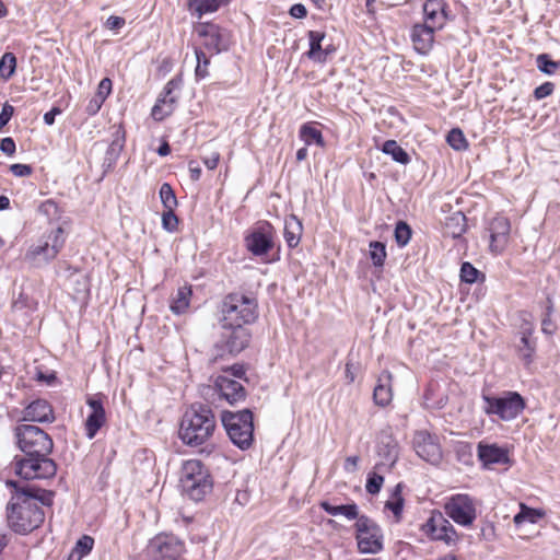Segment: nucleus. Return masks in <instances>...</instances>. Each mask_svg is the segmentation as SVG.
I'll return each instance as SVG.
<instances>
[{
	"instance_id": "nucleus-1",
	"label": "nucleus",
	"mask_w": 560,
	"mask_h": 560,
	"mask_svg": "<svg viewBox=\"0 0 560 560\" xmlns=\"http://www.w3.org/2000/svg\"><path fill=\"white\" fill-rule=\"evenodd\" d=\"M14 436L23 457H14V470L24 480L50 479L57 472V464L49 457L54 448L52 439L43 429L33 424H19Z\"/></svg>"
},
{
	"instance_id": "nucleus-2",
	"label": "nucleus",
	"mask_w": 560,
	"mask_h": 560,
	"mask_svg": "<svg viewBox=\"0 0 560 560\" xmlns=\"http://www.w3.org/2000/svg\"><path fill=\"white\" fill-rule=\"evenodd\" d=\"M12 495L7 504L8 526L16 534L26 535L38 528L45 521L42 505L51 506L55 492L38 488L25 481L8 480Z\"/></svg>"
},
{
	"instance_id": "nucleus-3",
	"label": "nucleus",
	"mask_w": 560,
	"mask_h": 560,
	"mask_svg": "<svg viewBox=\"0 0 560 560\" xmlns=\"http://www.w3.org/2000/svg\"><path fill=\"white\" fill-rule=\"evenodd\" d=\"M217 418L208 404H191L184 412L178 436L188 446L205 444L213 435Z\"/></svg>"
},
{
	"instance_id": "nucleus-4",
	"label": "nucleus",
	"mask_w": 560,
	"mask_h": 560,
	"mask_svg": "<svg viewBox=\"0 0 560 560\" xmlns=\"http://www.w3.org/2000/svg\"><path fill=\"white\" fill-rule=\"evenodd\" d=\"M179 481L182 491L196 502L201 501L213 487L209 469L199 459L184 462Z\"/></svg>"
},
{
	"instance_id": "nucleus-5",
	"label": "nucleus",
	"mask_w": 560,
	"mask_h": 560,
	"mask_svg": "<svg viewBox=\"0 0 560 560\" xmlns=\"http://www.w3.org/2000/svg\"><path fill=\"white\" fill-rule=\"evenodd\" d=\"M222 325H248L258 317L256 299L233 292L224 296L221 305Z\"/></svg>"
},
{
	"instance_id": "nucleus-6",
	"label": "nucleus",
	"mask_w": 560,
	"mask_h": 560,
	"mask_svg": "<svg viewBox=\"0 0 560 560\" xmlns=\"http://www.w3.org/2000/svg\"><path fill=\"white\" fill-rule=\"evenodd\" d=\"M221 422L231 442L241 450H248L254 442V417L249 409L241 411L224 410Z\"/></svg>"
},
{
	"instance_id": "nucleus-7",
	"label": "nucleus",
	"mask_w": 560,
	"mask_h": 560,
	"mask_svg": "<svg viewBox=\"0 0 560 560\" xmlns=\"http://www.w3.org/2000/svg\"><path fill=\"white\" fill-rule=\"evenodd\" d=\"M65 243V231L58 226L40 238L37 244H32L24 255V260L34 268L45 267L58 256Z\"/></svg>"
},
{
	"instance_id": "nucleus-8",
	"label": "nucleus",
	"mask_w": 560,
	"mask_h": 560,
	"mask_svg": "<svg viewBox=\"0 0 560 560\" xmlns=\"http://www.w3.org/2000/svg\"><path fill=\"white\" fill-rule=\"evenodd\" d=\"M483 412L502 421H512L526 408V401L517 392H503L501 396L482 395Z\"/></svg>"
},
{
	"instance_id": "nucleus-9",
	"label": "nucleus",
	"mask_w": 560,
	"mask_h": 560,
	"mask_svg": "<svg viewBox=\"0 0 560 560\" xmlns=\"http://www.w3.org/2000/svg\"><path fill=\"white\" fill-rule=\"evenodd\" d=\"M220 339L214 345L215 359L225 355H236L248 347L250 331L244 325H222Z\"/></svg>"
},
{
	"instance_id": "nucleus-10",
	"label": "nucleus",
	"mask_w": 560,
	"mask_h": 560,
	"mask_svg": "<svg viewBox=\"0 0 560 560\" xmlns=\"http://www.w3.org/2000/svg\"><path fill=\"white\" fill-rule=\"evenodd\" d=\"M358 550L375 555L383 550V532L380 525L366 515H361L354 524Z\"/></svg>"
},
{
	"instance_id": "nucleus-11",
	"label": "nucleus",
	"mask_w": 560,
	"mask_h": 560,
	"mask_svg": "<svg viewBox=\"0 0 560 560\" xmlns=\"http://www.w3.org/2000/svg\"><path fill=\"white\" fill-rule=\"evenodd\" d=\"M245 246L256 257L267 255L275 246V229L264 221L245 236Z\"/></svg>"
},
{
	"instance_id": "nucleus-12",
	"label": "nucleus",
	"mask_w": 560,
	"mask_h": 560,
	"mask_svg": "<svg viewBox=\"0 0 560 560\" xmlns=\"http://www.w3.org/2000/svg\"><path fill=\"white\" fill-rule=\"evenodd\" d=\"M412 446L420 458L432 465H439L443 458L439 436L427 430H419L415 432Z\"/></svg>"
},
{
	"instance_id": "nucleus-13",
	"label": "nucleus",
	"mask_w": 560,
	"mask_h": 560,
	"mask_svg": "<svg viewBox=\"0 0 560 560\" xmlns=\"http://www.w3.org/2000/svg\"><path fill=\"white\" fill-rule=\"evenodd\" d=\"M184 542L173 535H158L150 540L148 553L152 560H178Z\"/></svg>"
},
{
	"instance_id": "nucleus-14",
	"label": "nucleus",
	"mask_w": 560,
	"mask_h": 560,
	"mask_svg": "<svg viewBox=\"0 0 560 560\" xmlns=\"http://www.w3.org/2000/svg\"><path fill=\"white\" fill-rule=\"evenodd\" d=\"M444 509L445 513L462 526H470L477 516L474 500L468 494L453 495Z\"/></svg>"
},
{
	"instance_id": "nucleus-15",
	"label": "nucleus",
	"mask_w": 560,
	"mask_h": 560,
	"mask_svg": "<svg viewBox=\"0 0 560 560\" xmlns=\"http://www.w3.org/2000/svg\"><path fill=\"white\" fill-rule=\"evenodd\" d=\"M490 250L494 254L502 253L510 238L511 223L508 218L498 215L489 224Z\"/></svg>"
},
{
	"instance_id": "nucleus-16",
	"label": "nucleus",
	"mask_w": 560,
	"mask_h": 560,
	"mask_svg": "<svg viewBox=\"0 0 560 560\" xmlns=\"http://www.w3.org/2000/svg\"><path fill=\"white\" fill-rule=\"evenodd\" d=\"M214 388L230 405L242 401L246 397L244 386L240 382L225 375H219L215 378Z\"/></svg>"
},
{
	"instance_id": "nucleus-17",
	"label": "nucleus",
	"mask_w": 560,
	"mask_h": 560,
	"mask_svg": "<svg viewBox=\"0 0 560 560\" xmlns=\"http://www.w3.org/2000/svg\"><path fill=\"white\" fill-rule=\"evenodd\" d=\"M86 404L90 407L91 412L85 420V434L89 439H93L98 430L104 425L106 415L103 401L100 397H89Z\"/></svg>"
},
{
	"instance_id": "nucleus-18",
	"label": "nucleus",
	"mask_w": 560,
	"mask_h": 560,
	"mask_svg": "<svg viewBox=\"0 0 560 560\" xmlns=\"http://www.w3.org/2000/svg\"><path fill=\"white\" fill-rule=\"evenodd\" d=\"M197 33L202 37L203 46L212 54H219L226 49L221 30L218 25L212 23H202L197 27Z\"/></svg>"
},
{
	"instance_id": "nucleus-19",
	"label": "nucleus",
	"mask_w": 560,
	"mask_h": 560,
	"mask_svg": "<svg viewBox=\"0 0 560 560\" xmlns=\"http://www.w3.org/2000/svg\"><path fill=\"white\" fill-rule=\"evenodd\" d=\"M23 419L33 422L52 423L56 417L54 408L47 400L36 399L25 407Z\"/></svg>"
},
{
	"instance_id": "nucleus-20",
	"label": "nucleus",
	"mask_w": 560,
	"mask_h": 560,
	"mask_svg": "<svg viewBox=\"0 0 560 560\" xmlns=\"http://www.w3.org/2000/svg\"><path fill=\"white\" fill-rule=\"evenodd\" d=\"M445 7L443 0H425L423 4L424 24L441 30L447 20Z\"/></svg>"
},
{
	"instance_id": "nucleus-21",
	"label": "nucleus",
	"mask_w": 560,
	"mask_h": 560,
	"mask_svg": "<svg viewBox=\"0 0 560 560\" xmlns=\"http://www.w3.org/2000/svg\"><path fill=\"white\" fill-rule=\"evenodd\" d=\"M478 458L485 467L510 462L509 453L504 447L497 444H485L483 442L478 444Z\"/></svg>"
},
{
	"instance_id": "nucleus-22",
	"label": "nucleus",
	"mask_w": 560,
	"mask_h": 560,
	"mask_svg": "<svg viewBox=\"0 0 560 560\" xmlns=\"http://www.w3.org/2000/svg\"><path fill=\"white\" fill-rule=\"evenodd\" d=\"M377 454L385 463L393 466L398 458V443L389 430L380 433L376 445Z\"/></svg>"
},
{
	"instance_id": "nucleus-23",
	"label": "nucleus",
	"mask_w": 560,
	"mask_h": 560,
	"mask_svg": "<svg viewBox=\"0 0 560 560\" xmlns=\"http://www.w3.org/2000/svg\"><path fill=\"white\" fill-rule=\"evenodd\" d=\"M436 28H433L424 23L416 24L411 31V39L415 46V49L420 54H427L433 46L434 43V32Z\"/></svg>"
},
{
	"instance_id": "nucleus-24",
	"label": "nucleus",
	"mask_w": 560,
	"mask_h": 560,
	"mask_svg": "<svg viewBox=\"0 0 560 560\" xmlns=\"http://www.w3.org/2000/svg\"><path fill=\"white\" fill-rule=\"evenodd\" d=\"M392 374L388 371H384L377 381V385L373 392L374 402L378 406H387L393 398L392 394Z\"/></svg>"
},
{
	"instance_id": "nucleus-25",
	"label": "nucleus",
	"mask_w": 560,
	"mask_h": 560,
	"mask_svg": "<svg viewBox=\"0 0 560 560\" xmlns=\"http://www.w3.org/2000/svg\"><path fill=\"white\" fill-rule=\"evenodd\" d=\"M303 226L302 222L294 215H289L284 221V238L290 248L299 245Z\"/></svg>"
},
{
	"instance_id": "nucleus-26",
	"label": "nucleus",
	"mask_w": 560,
	"mask_h": 560,
	"mask_svg": "<svg viewBox=\"0 0 560 560\" xmlns=\"http://www.w3.org/2000/svg\"><path fill=\"white\" fill-rule=\"evenodd\" d=\"M320 508L329 515L337 516L343 515L347 520H357L361 515H359V508L355 503L351 504H342V505H332L327 501L320 503Z\"/></svg>"
},
{
	"instance_id": "nucleus-27",
	"label": "nucleus",
	"mask_w": 560,
	"mask_h": 560,
	"mask_svg": "<svg viewBox=\"0 0 560 560\" xmlns=\"http://www.w3.org/2000/svg\"><path fill=\"white\" fill-rule=\"evenodd\" d=\"M466 232V217L463 212L457 211L451 214L445 220V233L457 238Z\"/></svg>"
},
{
	"instance_id": "nucleus-28",
	"label": "nucleus",
	"mask_w": 560,
	"mask_h": 560,
	"mask_svg": "<svg viewBox=\"0 0 560 560\" xmlns=\"http://www.w3.org/2000/svg\"><path fill=\"white\" fill-rule=\"evenodd\" d=\"M307 35L310 39V50L306 54L307 57L317 62H325V54L322 51V43L326 38L325 33L318 31H310Z\"/></svg>"
},
{
	"instance_id": "nucleus-29",
	"label": "nucleus",
	"mask_w": 560,
	"mask_h": 560,
	"mask_svg": "<svg viewBox=\"0 0 560 560\" xmlns=\"http://www.w3.org/2000/svg\"><path fill=\"white\" fill-rule=\"evenodd\" d=\"M545 515L546 513L544 510L533 509L524 503H521L520 512L514 516L513 522L516 526H520L526 522L536 524L539 520L544 518Z\"/></svg>"
},
{
	"instance_id": "nucleus-30",
	"label": "nucleus",
	"mask_w": 560,
	"mask_h": 560,
	"mask_svg": "<svg viewBox=\"0 0 560 560\" xmlns=\"http://www.w3.org/2000/svg\"><path fill=\"white\" fill-rule=\"evenodd\" d=\"M300 138L306 145L316 144L320 148L325 147V140L319 129L314 127L311 122L301 126Z\"/></svg>"
},
{
	"instance_id": "nucleus-31",
	"label": "nucleus",
	"mask_w": 560,
	"mask_h": 560,
	"mask_svg": "<svg viewBox=\"0 0 560 560\" xmlns=\"http://www.w3.org/2000/svg\"><path fill=\"white\" fill-rule=\"evenodd\" d=\"M190 295V287L178 288L176 295L173 298V301L170 305L171 311L177 315L185 313L189 306Z\"/></svg>"
},
{
	"instance_id": "nucleus-32",
	"label": "nucleus",
	"mask_w": 560,
	"mask_h": 560,
	"mask_svg": "<svg viewBox=\"0 0 560 560\" xmlns=\"http://www.w3.org/2000/svg\"><path fill=\"white\" fill-rule=\"evenodd\" d=\"M532 331H524L521 337V342L517 347L520 358L525 362V364H530L533 361V355L536 350V342L530 338Z\"/></svg>"
},
{
	"instance_id": "nucleus-33",
	"label": "nucleus",
	"mask_w": 560,
	"mask_h": 560,
	"mask_svg": "<svg viewBox=\"0 0 560 560\" xmlns=\"http://www.w3.org/2000/svg\"><path fill=\"white\" fill-rule=\"evenodd\" d=\"M382 152L390 155L395 162L402 165H406L410 162L409 154L395 140L385 141L382 147Z\"/></svg>"
},
{
	"instance_id": "nucleus-34",
	"label": "nucleus",
	"mask_w": 560,
	"mask_h": 560,
	"mask_svg": "<svg viewBox=\"0 0 560 560\" xmlns=\"http://www.w3.org/2000/svg\"><path fill=\"white\" fill-rule=\"evenodd\" d=\"M16 57L12 52H5L0 59V77L9 80L15 72Z\"/></svg>"
},
{
	"instance_id": "nucleus-35",
	"label": "nucleus",
	"mask_w": 560,
	"mask_h": 560,
	"mask_svg": "<svg viewBox=\"0 0 560 560\" xmlns=\"http://www.w3.org/2000/svg\"><path fill=\"white\" fill-rule=\"evenodd\" d=\"M94 545V539L91 536H82L75 544L72 553L68 560H72L73 556H77V560H81L82 557L91 552Z\"/></svg>"
},
{
	"instance_id": "nucleus-36",
	"label": "nucleus",
	"mask_w": 560,
	"mask_h": 560,
	"mask_svg": "<svg viewBox=\"0 0 560 560\" xmlns=\"http://www.w3.org/2000/svg\"><path fill=\"white\" fill-rule=\"evenodd\" d=\"M385 244L378 241L370 243V258L375 267H382L386 259Z\"/></svg>"
},
{
	"instance_id": "nucleus-37",
	"label": "nucleus",
	"mask_w": 560,
	"mask_h": 560,
	"mask_svg": "<svg viewBox=\"0 0 560 560\" xmlns=\"http://www.w3.org/2000/svg\"><path fill=\"white\" fill-rule=\"evenodd\" d=\"M37 302L24 293H20L19 296L12 302V312L18 313L22 311L34 312L36 310Z\"/></svg>"
},
{
	"instance_id": "nucleus-38",
	"label": "nucleus",
	"mask_w": 560,
	"mask_h": 560,
	"mask_svg": "<svg viewBox=\"0 0 560 560\" xmlns=\"http://www.w3.org/2000/svg\"><path fill=\"white\" fill-rule=\"evenodd\" d=\"M411 228L405 221H398L395 226V241L399 247L406 246L411 238Z\"/></svg>"
},
{
	"instance_id": "nucleus-39",
	"label": "nucleus",
	"mask_w": 560,
	"mask_h": 560,
	"mask_svg": "<svg viewBox=\"0 0 560 560\" xmlns=\"http://www.w3.org/2000/svg\"><path fill=\"white\" fill-rule=\"evenodd\" d=\"M536 65L539 71L545 74H553L559 68L560 63L553 61L548 54H540L536 58Z\"/></svg>"
},
{
	"instance_id": "nucleus-40",
	"label": "nucleus",
	"mask_w": 560,
	"mask_h": 560,
	"mask_svg": "<svg viewBox=\"0 0 560 560\" xmlns=\"http://www.w3.org/2000/svg\"><path fill=\"white\" fill-rule=\"evenodd\" d=\"M160 198L165 209H175L177 207V198L174 189L168 183L162 184L160 188Z\"/></svg>"
},
{
	"instance_id": "nucleus-41",
	"label": "nucleus",
	"mask_w": 560,
	"mask_h": 560,
	"mask_svg": "<svg viewBox=\"0 0 560 560\" xmlns=\"http://www.w3.org/2000/svg\"><path fill=\"white\" fill-rule=\"evenodd\" d=\"M400 492H401V485L398 483L395 487V490H394V493H393L395 500L394 501H387L386 504H385V508L393 512V514L395 515L397 521L400 520L402 508H404V498L401 497Z\"/></svg>"
},
{
	"instance_id": "nucleus-42",
	"label": "nucleus",
	"mask_w": 560,
	"mask_h": 560,
	"mask_svg": "<svg viewBox=\"0 0 560 560\" xmlns=\"http://www.w3.org/2000/svg\"><path fill=\"white\" fill-rule=\"evenodd\" d=\"M177 97H171L168 108L156 102L152 108L151 116L154 120L162 121L174 112Z\"/></svg>"
},
{
	"instance_id": "nucleus-43",
	"label": "nucleus",
	"mask_w": 560,
	"mask_h": 560,
	"mask_svg": "<svg viewBox=\"0 0 560 560\" xmlns=\"http://www.w3.org/2000/svg\"><path fill=\"white\" fill-rule=\"evenodd\" d=\"M195 55L197 58V66L195 69V74L197 79H205L209 72H208V66L210 63L209 58L206 56L205 51H202L199 48L195 49Z\"/></svg>"
},
{
	"instance_id": "nucleus-44",
	"label": "nucleus",
	"mask_w": 560,
	"mask_h": 560,
	"mask_svg": "<svg viewBox=\"0 0 560 560\" xmlns=\"http://www.w3.org/2000/svg\"><path fill=\"white\" fill-rule=\"evenodd\" d=\"M230 0H201L196 7L198 18L206 13L215 12L221 5L228 4Z\"/></svg>"
},
{
	"instance_id": "nucleus-45",
	"label": "nucleus",
	"mask_w": 560,
	"mask_h": 560,
	"mask_svg": "<svg viewBox=\"0 0 560 560\" xmlns=\"http://www.w3.org/2000/svg\"><path fill=\"white\" fill-rule=\"evenodd\" d=\"M447 143L455 150L459 151L467 147L466 138L458 128L452 129L447 135Z\"/></svg>"
},
{
	"instance_id": "nucleus-46",
	"label": "nucleus",
	"mask_w": 560,
	"mask_h": 560,
	"mask_svg": "<svg viewBox=\"0 0 560 560\" xmlns=\"http://www.w3.org/2000/svg\"><path fill=\"white\" fill-rule=\"evenodd\" d=\"M480 271L475 268L470 262L465 261L460 267V279L466 283H474L477 281Z\"/></svg>"
},
{
	"instance_id": "nucleus-47",
	"label": "nucleus",
	"mask_w": 560,
	"mask_h": 560,
	"mask_svg": "<svg viewBox=\"0 0 560 560\" xmlns=\"http://www.w3.org/2000/svg\"><path fill=\"white\" fill-rule=\"evenodd\" d=\"M384 482V477L381 475H377L375 472L370 474L366 481V491L370 494H377L381 491V488Z\"/></svg>"
},
{
	"instance_id": "nucleus-48",
	"label": "nucleus",
	"mask_w": 560,
	"mask_h": 560,
	"mask_svg": "<svg viewBox=\"0 0 560 560\" xmlns=\"http://www.w3.org/2000/svg\"><path fill=\"white\" fill-rule=\"evenodd\" d=\"M162 225L168 232H174L178 225V218L176 217L174 209H166L162 214Z\"/></svg>"
},
{
	"instance_id": "nucleus-49",
	"label": "nucleus",
	"mask_w": 560,
	"mask_h": 560,
	"mask_svg": "<svg viewBox=\"0 0 560 560\" xmlns=\"http://www.w3.org/2000/svg\"><path fill=\"white\" fill-rule=\"evenodd\" d=\"M553 311L552 302L548 299V306L546 308V315L541 320V329L545 334L551 335L555 331V325L550 319V315Z\"/></svg>"
},
{
	"instance_id": "nucleus-50",
	"label": "nucleus",
	"mask_w": 560,
	"mask_h": 560,
	"mask_svg": "<svg viewBox=\"0 0 560 560\" xmlns=\"http://www.w3.org/2000/svg\"><path fill=\"white\" fill-rule=\"evenodd\" d=\"M440 530H441V533L436 534L435 538L443 539L446 542L454 540V536L456 535V532H455L453 525L448 521L443 520V525Z\"/></svg>"
},
{
	"instance_id": "nucleus-51",
	"label": "nucleus",
	"mask_w": 560,
	"mask_h": 560,
	"mask_svg": "<svg viewBox=\"0 0 560 560\" xmlns=\"http://www.w3.org/2000/svg\"><path fill=\"white\" fill-rule=\"evenodd\" d=\"M555 84L552 82H545L534 90V96L536 100H542L552 94Z\"/></svg>"
},
{
	"instance_id": "nucleus-52",
	"label": "nucleus",
	"mask_w": 560,
	"mask_h": 560,
	"mask_svg": "<svg viewBox=\"0 0 560 560\" xmlns=\"http://www.w3.org/2000/svg\"><path fill=\"white\" fill-rule=\"evenodd\" d=\"M458 459L468 464L471 459V445L469 443H459L456 448Z\"/></svg>"
},
{
	"instance_id": "nucleus-53",
	"label": "nucleus",
	"mask_w": 560,
	"mask_h": 560,
	"mask_svg": "<svg viewBox=\"0 0 560 560\" xmlns=\"http://www.w3.org/2000/svg\"><path fill=\"white\" fill-rule=\"evenodd\" d=\"M110 92H112L110 79H108V78L102 79L101 82L98 83L97 92L95 95L97 97H101V100H103L105 102L106 97L110 94Z\"/></svg>"
},
{
	"instance_id": "nucleus-54",
	"label": "nucleus",
	"mask_w": 560,
	"mask_h": 560,
	"mask_svg": "<svg viewBox=\"0 0 560 560\" xmlns=\"http://www.w3.org/2000/svg\"><path fill=\"white\" fill-rule=\"evenodd\" d=\"M10 171L11 173L14 175V176H18V177H26V176H30L33 172L32 167L27 164H20V163H16V164H12L10 166Z\"/></svg>"
},
{
	"instance_id": "nucleus-55",
	"label": "nucleus",
	"mask_w": 560,
	"mask_h": 560,
	"mask_svg": "<svg viewBox=\"0 0 560 560\" xmlns=\"http://www.w3.org/2000/svg\"><path fill=\"white\" fill-rule=\"evenodd\" d=\"M14 114V107L8 103L2 106L0 113V130L9 122Z\"/></svg>"
},
{
	"instance_id": "nucleus-56",
	"label": "nucleus",
	"mask_w": 560,
	"mask_h": 560,
	"mask_svg": "<svg viewBox=\"0 0 560 560\" xmlns=\"http://www.w3.org/2000/svg\"><path fill=\"white\" fill-rule=\"evenodd\" d=\"M104 101L101 100V97H97L96 95H94L90 102L88 103L86 107H85V112L90 115V116H93L95 115L102 107Z\"/></svg>"
},
{
	"instance_id": "nucleus-57",
	"label": "nucleus",
	"mask_w": 560,
	"mask_h": 560,
	"mask_svg": "<svg viewBox=\"0 0 560 560\" xmlns=\"http://www.w3.org/2000/svg\"><path fill=\"white\" fill-rule=\"evenodd\" d=\"M220 161V153L217 151L211 152L209 155L202 158V162L208 170H214Z\"/></svg>"
},
{
	"instance_id": "nucleus-58",
	"label": "nucleus",
	"mask_w": 560,
	"mask_h": 560,
	"mask_svg": "<svg viewBox=\"0 0 560 560\" xmlns=\"http://www.w3.org/2000/svg\"><path fill=\"white\" fill-rule=\"evenodd\" d=\"M0 150L7 155H12L15 152V142L12 138H3L0 142Z\"/></svg>"
},
{
	"instance_id": "nucleus-59",
	"label": "nucleus",
	"mask_w": 560,
	"mask_h": 560,
	"mask_svg": "<svg viewBox=\"0 0 560 560\" xmlns=\"http://www.w3.org/2000/svg\"><path fill=\"white\" fill-rule=\"evenodd\" d=\"M183 84V79L180 75H176L175 78H173L172 80H170L164 90L166 92V95H171L173 94L174 90L176 89H179Z\"/></svg>"
},
{
	"instance_id": "nucleus-60",
	"label": "nucleus",
	"mask_w": 560,
	"mask_h": 560,
	"mask_svg": "<svg viewBox=\"0 0 560 560\" xmlns=\"http://www.w3.org/2000/svg\"><path fill=\"white\" fill-rule=\"evenodd\" d=\"M125 25V19L120 16L112 15L107 19L105 26L108 30H119Z\"/></svg>"
},
{
	"instance_id": "nucleus-61",
	"label": "nucleus",
	"mask_w": 560,
	"mask_h": 560,
	"mask_svg": "<svg viewBox=\"0 0 560 560\" xmlns=\"http://www.w3.org/2000/svg\"><path fill=\"white\" fill-rule=\"evenodd\" d=\"M125 133L119 129L115 133V139L112 141L110 149L113 151H120L124 148Z\"/></svg>"
},
{
	"instance_id": "nucleus-62",
	"label": "nucleus",
	"mask_w": 560,
	"mask_h": 560,
	"mask_svg": "<svg viewBox=\"0 0 560 560\" xmlns=\"http://www.w3.org/2000/svg\"><path fill=\"white\" fill-rule=\"evenodd\" d=\"M188 170H189L191 180L197 182L200 179L201 167L199 166V164L196 161H194V160L189 161Z\"/></svg>"
},
{
	"instance_id": "nucleus-63",
	"label": "nucleus",
	"mask_w": 560,
	"mask_h": 560,
	"mask_svg": "<svg viewBox=\"0 0 560 560\" xmlns=\"http://www.w3.org/2000/svg\"><path fill=\"white\" fill-rule=\"evenodd\" d=\"M290 14L293 16V18H296V19H303L306 16L307 14V10L306 8L301 4V3H296L294 5L291 7L290 9Z\"/></svg>"
},
{
	"instance_id": "nucleus-64",
	"label": "nucleus",
	"mask_w": 560,
	"mask_h": 560,
	"mask_svg": "<svg viewBox=\"0 0 560 560\" xmlns=\"http://www.w3.org/2000/svg\"><path fill=\"white\" fill-rule=\"evenodd\" d=\"M61 113L59 107H52L49 112L44 115V121L46 125L51 126L55 122L57 115Z\"/></svg>"
}]
</instances>
